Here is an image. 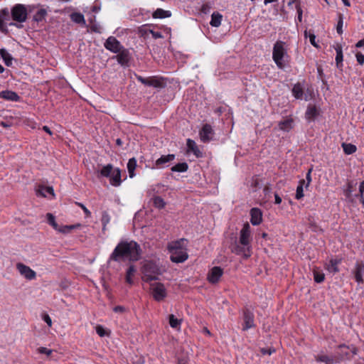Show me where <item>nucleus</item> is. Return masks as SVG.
<instances>
[{"label":"nucleus","instance_id":"f257e3e1","mask_svg":"<svg viewBox=\"0 0 364 364\" xmlns=\"http://www.w3.org/2000/svg\"><path fill=\"white\" fill-rule=\"evenodd\" d=\"M141 248L137 242L133 240H122L114 249L109 260L119 262L121 259L137 261L140 258Z\"/></svg>","mask_w":364,"mask_h":364},{"label":"nucleus","instance_id":"f03ea898","mask_svg":"<svg viewBox=\"0 0 364 364\" xmlns=\"http://www.w3.org/2000/svg\"><path fill=\"white\" fill-rule=\"evenodd\" d=\"M167 248L171 253L170 259L173 262L181 263L188 257L187 240L183 238L169 242Z\"/></svg>","mask_w":364,"mask_h":364},{"label":"nucleus","instance_id":"7ed1b4c3","mask_svg":"<svg viewBox=\"0 0 364 364\" xmlns=\"http://www.w3.org/2000/svg\"><path fill=\"white\" fill-rule=\"evenodd\" d=\"M288 58L286 43L283 41H277L273 46L272 59L277 66L283 69L285 67V60Z\"/></svg>","mask_w":364,"mask_h":364},{"label":"nucleus","instance_id":"20e7f679","mask_svg":"<svg viewBox=\"0 0 364 364\" xmlns=\"http://www.w3.org/2000/svg\"><path fill=\"white\" fill-rule=\"evenodd\" d=\"M143 279L148 282L157 280L161 274V267L159 263L153 261H146L142 267Z\"/></svg>","mask_w":364,"mask_h":364},{"label":"nucleus","instance_id":"39448f33","mask_svg":"<svg viewBox=\"0 0 364 364\" xmlns=\"http://www.w3.org/2000/svg\"><path fill=\"white\" fill-rule=\"evenodd\" d=\"M11 15L10 11L7 8H4L0 11V31L6 33L7 26H15L16 23L11 22Z\"/></svg>","mask_w":364,"mask_h":364},{"label":"nucleus","instance_id":"423d86ee","mask_svg":"<svg viewBox=\"0 0 364 364\" xmlns=\"http://www.w3.org/2000/svg\"><path fill=\"white\" fill-rule=\"evenodd\" d=\"M151 289L156 301H161L166 297V289L162 283L158 282L151 284Z\"/></svg>","mask_w":364,"mask_h":364},{"label":"nucleus","instance_id":"0eeeda50","mask_svg":"<svg viewBox=\"0 0 364 364\" xmlns=\"http://www.w3.org/2000/svg\"><path fill=\"white\" fill-rule=\"evenodd\" d=\"M136 80L141 83L149 87H162L164 85L162 79L155 76L145 78L141 75H136Z\"/></svg>","mask_w":364,"mask_h":364},{"label":"nucleus","instance_id":"6e6552de","mask_svg":"<svg viewBox=\"0 0 364 364\" xmlns=\"http://www.w3.org/2000/svg\"><path fill=\"white\" fill-rule=\"evenodd\" d=\"M251 241V228L249 223L244 224L240 232L239 242L241 245H250Z\"/></svg>","mask_w":364,"mask_h":364},{"label":"nucleus","instance_id":"1a4fd4ad","mask_svg":"<svg viewBox=\"0 0 364 364\" xmlns=\"http://www.w3.org/2000/svg\"><path fill=\"white\" fill-rule=\"evenodd\" d=\"M104 46L107 50L114 53H117L124 48L121 43L114 36H109L105 42Z\"/></svg>","mask_w":364,"mask_h":364},{"label":"nucleus","instance_id":"9d476101","mask_svg":"<svg viewBox=\"0 0 364 364\" xmlns=\"http://www.w3.org/2000/svg\"><path fill=\"white\" fill-rule=\"evenodd\" d=\"M199 136L203 142H209L214 136V131L212 127L208 124H204L199 132Z\"/></svg>","mask_w":364,"mask_h":364},{"label":"nucleus","instance_id":"9b49d317","mask_svg":"<svg viewBox=\"0 0 364 364\" xmlns=\"http://www.w3.org/2000/svg\"><path fill=\"white\" fill-rule=\"evenodd\" d=\"M117 53L118 54L116 55L115 58L118 63L120 64L122 66H129L130 60L132 58L129 51L127 49L123 48Z\"/></svg>","mask_w":364,"mask_h":364},{"label":"nucleus","instance_id":"f8f14e48","mask_svg":"<svg viewBox=\"0 0 364 364\" xmlns=\"http://www.w3.org/2000/svg\"><path fill=\"white\" fill-rule=\"evenodd\" d=\"M36 195L52 199L55 197L54 190L52 186L39 185L36 189Z\"/></svg>","mask_w":364,"mask_h":364},{"label":"nucleus","instance_id":"ddd939ff","mask_svg":"<svg viewBox=\"0 0 364 364\" xmlns=\"http://www.w3.org/2000/svg\"><path fill=\"white\" fill-rule=\"evenodd\" d=\"M243 320V331H247L248 329L253 328L255 326L254 314L250 310L247 309L244 311Z\"/></svg>","mask_w":364,"mask_h":364},{"label":"nucleus","instance_id":"4468645a","mask_svg":"<svg viewBox=\"0 0 364 364\" xmlns=\"http://www.w3.org/2000/svg\"><path fill=\"white\" fill-rule=\"evenodd\" d=\"M223 274V270L220 267H214L210 269L208 275V279L209 282L215 284L218 282Z\"/></svg>","mask_w":364,"mask_h":364},{"label":"nucleus","instance_id":"2eb2a0df","mask_svg":"<svg viewBox=\"0 0 364 364\" xmlns=\"http://www.w3.org/2000/svg\"><path fill=\"white\" fill-rule=\"evenodd\" d=\"M251 245L243 246L240 244L236 245L232 249V252L238 255H242L244 258L247 259L250 257Z\"/></svg>","mask_w":364,"mask_h":364},{"label":"nucleus","instance_id":"dca6fc26","mask_svg":"<svg viewBox=\"0 0 364 364\" xmlns=\"http://www.w3.org/2000/svg\"><path fill=\"white\" fill-rule=\"evenodd\" d=\"M304 86L302 85V84L300 82H297L294 85V87L291 90V92H292L293 96L296 100H303L304 99L306 101H307L309 99L304 95Z\"/></svg>","mask_w":364,"mask_h":364},{"label":"nucleus","instance_id":"f3484780","mask_svg":"<svg viewBox=\"0 0 364 364\" xmlns=\"http://www.w3.org/2000/svg\"><path fill=\"white\" fill-rule=\"evenodd\" d=\"M10 13L13 21L23 22V4H16L12 8Z\"/></svg>","mask_w":364,"mask_h":364},{"label":"nucleus","instance_id":"a211bd4d","mask_svg":"<svg viewBox=\"0 0 364 364\" xmlns=\"http://www.w3.org/2000/svg\"><path fill=\"white\" fill-rule=\"evenodd\" d=\"M363 272H364V264L357 262L355 264V268L353 271V273L354 274L355 279L356 282H358V284L364 283V279L363 277Z\"/></svg>","mask_w":364,"mask_h":364},{"label":"nucleus","instance_id":"6ab92c4d","mask_svg":"<svg viewBox=\"0 0 364 364\" xmlns=\"http://www.w3.org/2000/svg\"><path fill=\"white\" fill-rule=\"evenodd\" d=\"M250 222L253 225H258L262 220V213L260 209L253 208L250 210Z\"/></svg>","mask_w":364,"mask_h":364},{"label":"nucleus","instance_id":"aec40b11","mask_svg":"<svg viewBox=\"0 0 364 364\" xmlns=\"http://www.w3.org/2000/svg\"><path fill=\"white\" fill-rule=\"evenodd\" d=\"M174 154L162 155L156 161L155 166L158 168H164L167 166V164L174 160Z\"/></svg>","mask_w":364,"mask_h":364},{"label":"nucleus","instance_id":"412c9836","mask_svg":"<svg viewBox=\"0 0 364 364\" xmlns=\"http://www.w3.org/2000/svg\"><path fill=\"white\" fill-rule=\"evenodd\" d=\"M188 151L192 152L197 158H200L203 156V153L200 151L198 146L196 145L195 141L188 139L186 142Z\"/></svg>","mask_w":364,"mask_h":364},{"label":"nucleus","instance_id":"4be33fe9","mask_svg":"<svg viewBox=\"0 0 364 364\" xmlns=\"http://www.w3.org/2000/svg\"><path fill=\"white\" fill-rule=\"evenodd\" d=\"M0 98L9 101L16 102L19 100L20 97L15 92L11 90H4L0 92Z\"/></svg>","mask_w":364,"mask_h":364},{"label":"nucleus","instance_id":"5701e85b","mask_svg":"<svg viewBox=\"0 0 364 364\" xmlns=\"http://www.w3.org/2000/svg\"><path fill=\"white\" fill-rule=\"evenodd\" d=\"M136 267L134 265L131 264L129 266L125 275V281L127 283L130 285L134 284V277L136 274Z\"/></svg>","mask_w":364,"mask_h":364},{"label":"nucleus","instance_id":"b1692460","mask_svg":"<svg viewBox=\"0 0 364 364\" xmlns=\"http://www.w3.org/2000/svg\"><path fill=\"white\" fill-rule=\"evenodd\" d=\"M341 259H331L329 263L326 265V269L332 274H336L339 272L338 265L341 264Z\"/></svg>","mask_w":364,"mask_h":364},{"label":"nucleus","instance_id":"393cba45","mask_svg":"<svg viewBox=\"0 0 364 364\" xmlns=\"http://www.w3.org/2000/svg\"><path fill=\"white\" fill-rule=\"evenodd\" d=\"M110 177V183L112 186H118L121 184V171L119 168H115L113 170Z\"/></svg>","mask_w":364,"mask_h":364},{"label":"nucleus","instance_id":"a878e982","mask_svg":"<svg viewBox=\"0 0 364 364\" xmlns=\"http://www.w3.org/2000/svg\"><path fill=\"white\" fill-rule=\"evenodd\" d=\"M36 9L37 10L35 11V14L33 16V19L34 21L39 23L45 19L47 15V11L43 8H36Z\"/></svg>","mask_w":364,"mask_h":364},{"label":"nucleus","instance_id":"bb28decb","mask_svg":"<svg viewBox=\"0 0 364 364\" xmlns=\"http://www.w3.org/2000/svg\"><path fill=\"white\" fill-rule=\"evenodd\" d=\"M318 114V112L315 106H308L306 111V118L309 121H313Z\"/></svg>","mask_w":364,"mask_h":364},{"label":"nucleus","instance_id":"cd10ccee","mask_svg":"<svg viewBox=\"0 0 364 364\" xmlns=\"http://www.w3.org/2000/svg\"><path fill=\"white\" fill-rule=\"evenodd\" d=\"M294 121L291 118L286 119L279 123V127L284 132L290 131L293 127Z\"/></svg>","mask_w":364,"mask_h":364},{"label":"nucleus","instance_id":"c85d7f7f","mask_svg":"<svg viewBox=\"0 0 364 364\" xmlns=\"http://www.w3.org/2000/svg\"><path fill=\"white\" fill-rule=\"evenodd\" d=\"M341 352L338 353V356L336 361H340L343 360V358H349V353L347 350L350 348V346H348L345 344L339 345L338 347Z\"/></svg>","mask_w":364,"mask_h":364},{"label":"nucleus","instance_id":"c756f323","mask_svg":"<svg viewBox=\"0 0 364 364\" xmlns=\"http://www.w3.org/2000/svg\"><path fill=\"white\" fill-rule=\"evenodd\" d=\"M171 16V12L170 11H166L162 9H157L152 14L154 18H164L170 17Z\"/></svg>","mask_w":364,"mask_h":364},{"label":"nucleus","instance_id":"7c9ffc66","mask_svg":"<svg viewBox=\"0 0 364 364\" xmlns=\"http://www.w3.org/2000/svg\"><path fill=\"white\" fill-rule=\"evenodd\" d=\"M223 16L218 12H214L211 16L210 24L213 27H218L221 24Z\"/></svg>","mask_w":364,"mask_h":364},{"label":"nucleus","instance_id":"2f4dec72","mask_svg":"<svg viewBox=\"0 0 364 364\" xmlns=\"http://www.w3.org/2000/svg\"><path fill=\"white\" fill-rule=\"evenodd\" d=\"M304 183H305L304 179H301L299 182V185L296 188V196H295V198L297 200L301 199L304 196V188H305Z\"/></svg>","mask_w":364,"mask_h":364},{"label":"nucleus","instance_id":"473e14b6","mask_svg":"<svg viewBox=\"0 0 364 364\" xmlns=\"http://www.w3.org/2000/svg\"><path fill=\"white\" fill-rule=\"evenodd\" d=\"M70 18L71 20L78 24L85 25V20L84 18V16L77 12H75L70 14Z\"/></svg>","mask_w":364,"mask_h":364},{"label":"nucleus","instance_id":"72a5a7b5","mask_svg":"<svg viewBox=\"0 0 364 364\" xmlns=\"http://www.w3.org/2000/svg\"><path fill=\"white\" fill-rule=\"evenodd\" d=\"M136 167V160L135 158H132L129 160L127 163V169L129 172V175L130 178H133L134 176V170Z\"/></svg>","mask_w":364,"mask_h":364},{"label":"nucleus","instance_id":"f704fd0d","mask_svg":"<svg viewBox=\"0 0 364 364\" xmlns=\"http://www.w3.org/2000/svg\"><path fill=\"white\" fill-rule=\"evenodd\" d=\"M336 55V65L338 68L340 65L342 64L343 62V51H342V47L341 45H337L335 48Z\"/></svg>","mask_w":364,"mask_h":364},{"label":"nucleus","instance_id":"c9c22d12","mask_svg":"<svg viewBox=\"0 0 364 364\" xmlns=\"http://www.w3.org/2000/svg\"><path fill=\"white\" fill-rule=\"evenodd\" d=\"M188 166L187 163H178L171 168V171L173 172H185L188 170Z\"/></svg>","mask_w":364,"mask_h":364},{"label":"nucleus","instance_id":"e433bc0d","mask_svg":"<svg viewBox=\"0 0 364 364\" xmlns=\"http://www.w3.org/2000/svg\"><path fill=\"white\" fill-rule=\"evenodd\" d=\"M314 281L316 283H321L324 281L325 275L318 269H314L313 270Z\"/></svg>","mask_w":364,"mask_h":364},{"label":"nucleus","instance_id":"4c0bfd02","mask_svg":"<svg viewBox=\"0 0 364 364\" xmlns=\"http://www.w3.org/2000/svg\"><path fill=\"white\" fill-rule=\"evenodd\" d=\"M36 277V273L29 267L24 265V277L28 280L34 279Z\"/></svg>","mask_w":364,"mask_h":364},{"label":"nucleus","instance_id":"58836bf2","mask_svg":"<svg viewBox=\"0 0 364 364\" xmlns=\"http://www.w3.org/2000/svg\"><path fill=\"white\" fill-rule=\"evenodd\" d=\"M111 218L107 211H103L102 213L101 223L102 224V231L106 230L107 224L110 222Z\"/></svg>","mask_w":364,"mask_h":364},{"label":"nucleus","instance_id":"ea45409f","mask_svg":"<svg viewBox=\"0 0 364 364\" xmlns=\"http://www.w3.org/2000/svg\"><path fill=\"white\" fill-rule=\"evenodd\" d=\"M169 324L173 328H179L181 326V321L176 318L173 314L168 316Z\"/></svg>","mask_w":364,"mask_h":364},{"label":"nucleus","instance_id":"a19ab883","mask_svg":"<svg viewBox=\"0 0 364 364\" xmlns=\"http://www.w3.org/2000/svg\"><path fill=\"white\" fill-rule=\"evenodd\" d=\"M80 226V224L71 225H63V226L60 227L58 232L63 233V234H68L73 230H74Z\"/></svg>","mask_w":364,"mask_h":364},{"label":"nucleus","instance_id":"79ce46f5","mask_svg":"<svg viewBox=\"0 0 364 364\" xmlns=\"http://www.w3.org/2000/svg\"><path fill=\"white\" fill-rule=\"evenodd\" d=\"M114 168L112 165L107 164L102 167V168L100 170V174L101 176L104 177H109L113 171Z\"/></svg>","mask_w":364,"mask_h":364},{"label":"nucleus","instance_id":"37998d69","mask_svg":"<svg viewBox=\"0 0 364 364\" xmlns=\"http://www.w3.org/2000/svg\"><path fill=\"white\" fill-rule=\"evenodd\" d=\"M343 151L346 154H352L356 151V146L351 144H342Z\"/></svg>","mask_w":364,"mask_h":364},{"label":"nucleus","instance_id":"c03bdc74","mask_svg":"<svg viewBox=\"0 0 364 364\" xmlns=\"http://www.w3.org/2000/svg\"><path fill=\"white\" fill-rule=\"evenodd\" d=\"M153 203L155 207L158 208H164L166 203L164 200V199L160 196H155L153 198Z\"/></svg>","mask_w":364,"mask_h":364},{"label":"nucleus","instance_id":"a18cd8bd","mask_svg":"<svg viewBox=\"0 0 364 364\" xmlns=\"http://www.w3.org/2000/svg\"><path fill=\"white\" fill-rule=\"evenodd\" d=\"M343 15L342 14H338V19L336 26L337 33L340 35L343 33Z\"/></svg>","mask_w":364,"mask_h":364},{"label":"nucleus","instance_id":"49530a36","mask_svg":"<svg viewBox=\"0 0 364 364\" xmlns=\"http://www.w3.org/2000/svg\"><path fill=\"white\" fill-rule=\"evenodd\" d=\"M315 358L316 361L323 363L331 362L333 360L332 358L325 355H316Z\"/></svg>","mask_w":364,"mask_h":364},{"label":"nucleus","instance_id":"de8ad7c7","mask_svg":"<svg viewBox=\"0 0 364 364\" xmlns=\"http://www.w3.org/2000/svg\"><path fill=\"white\" fill-rule=\"evenodd\" d=\"M37 351L41 354H45L47 357H49L53 353V350L46 347H40L37 349Z\"/></svg>","mask_w":364,"mask_h":364},{"label":"nucleus","instance_id":"09e8293b","mask_svg":"<svg viewBox=\"0 0 364 364\" xmlns=\"http://www.w3.org/2000/svg\"><path fill=\"white\" fill-rule=\"evenodd\" d=\"M311 171L312 169L310 168L308 172L306 173V179L305 180V188L307 189L308 187L309 186L311 182Z\"/></svg>","mask_w":364,"mask_h":364},{"label":"nucleus","instance_id":"8fccbe9b","mask_svg":"<svg viewBox=\"0 0 364 364\" xmlns=\"http://www.w3.org/2000/svg\"><path fill=\"white\" fill-rule=\"evenodd\" d=\"M211 5L209 3H204L202 4L200 11L202 13L207 14L210 11Z\"/></svg>","mask_w":364,"mask_h":364},{"label":"nucleus","instance_id":"3c124183","mask_svg":"<svg viewBox=\"0 0 364 364\" xmlns=\"http://www.w3.org/2000/svg\"><path fill=\"white\" fill-rule=\"evenodd\" d=\"M96 333L100 336L103 337L106 335V331L102 326L98 325L96 326Z\"/></svg>","mask_w":364,"mask_h":364},{"label":"nucleus","instance_id":"603ef678","mask_svg":"<svg viewBox=\"0 0 364 364\" xmlns=\"http://www.w3.org/2000/svg\"><path fill=\"white\" fill-rule=\"evenodd\" d=\"M296 11H297V20L299 22H301L302 21V14H303V11H302V9H301V8L300 6V4L299 3L296 4Z\"/></svg>","mask_w":364,"mask_h":364},{"label":"nucleus","instance_id":"864d4df0","mask_svg":"<svg viewBox=\"0 0 364 364\" xmlns=\"http://www.w3.org/2000/svg\"><path fill=\"white\" fill-rule=\"evenodd\" d=\"M356 56V60H357V62L358 63L359 65H363L364 64V54L358 52L356 53L355 55Z\"/></svg>","mask_w":364,"mask_h":364},{"label":"nucleus","instance_id":"5fc2aeb1","mask_svg":"<svg viewBox=\"0 0 364 364\" xmlns=\"http://www.w3.org/2000/svg\"><path fill=\"white\" fill-rule=\"evenodd\" d=\"M149 32L151 34L152 37L154 39L162 38H163V35H162V33L161 32L154 31L151 30V29L149 30Z\"/></svg>","mask_w":364,"mask_h":364},{"label":"nucleus","instance_id":"6e6d98bb","mask_svg":"<svg viewBox=\"0 0 364 364\" xmlns=\"http://www.w3.org/2000/svg\"><path fill=\"white\" fill-rule=\"evenodd\" d=\"M47 223L50 225L55 221V217L52 213L46 214Z\"/></svg>","mask_w":364,"mask_h":364},{"label":"nucleus","instance_id":"4d7b16f0","mask_svg":"<svg viewBox=\"0 0 364 364\" xmlns=\"http://www.w3.org/2000/svg\"><path fill=\"white\" fill-rule=\"evenodd\" d=\"M275 351L274 348H262L261 353L263 355H272Z\"/></svg>","mask_w":364,"mask_h":364},{"label":"nucleus","instance_id":"13d9d810","mask_svg":"<svg viewBox=\"0 0 364 364\" xmlns=\"http://www.w3.org/2000/svg\"><path fill=\"white\" fill-rule=\"evenodd\" d=\"M0 53H1L3 59L5 60V63L6 64V65H9V63L6 62V58H8L9 56L7 51L5 49H1Z\"/></svg>","mask_w":364,"mask_h":364},{"label":"nucleus","instance_id":"bf43d9fd","mask_svg":"<svg viewBox=\"0 0 364 364\" xmlns=\"http://www.w3.org/2000/svg\"><path fill=\"white\" fill-rule=\"evenodd\" d=\"M309 41H310L311 44L313 46L317 48L318 45L316 43V36L314 33H309Z\"/></svg>","mask_w":364,"mask_h":364},{"label":"nucleus","instance_id":"052dcab7","mask_svg":"<svg viewBox=\"0 0 364 364\" xmlns=\"http://www.w3.org/2000/svg\"><path fill=\"white\" fill-rule=\"evenodd\" d=\"M43 320L48 324V326H52V320L48 314H43Z\"/></svg>","mask_w":364,"mask_h":364},{"label":"nucleus","instance_id":"680f3d73","mask_svg":"<svg viewBox=\"0 0 364 364\" xmlns=\"http://www.w3.org/2000/svg\"><path fill=\"white\" fill-rule=\"evenodd\" d=\"M353 192V183L349 182L348 183V187L346 191V195L347 197H350L351 193Z\"/></svg>","mask_w":364,"mask_h":364},{"label":"nucleus","instance_id":"e2e57ef3","mask_svg":"<svg viewBox=\"0 0 364 364\" xmlns=\"http://www.w3.org/2000/svg\"><path fill=\"white\" fill-rule=\"evenodd\" d=\"M113 311L116 313H122L125 311V308L122 306H117L113 309Z\"/></svg>","mask_w":364,"mask_h":364},{"label":"nucleus","instance_id":"0e129e2a","mask_svg":"<svg viewBox=\"0 0 364 364\" xmlns=\"http://www.w3.org/2000/svg\"><path fill=\"white\" fill-rule=\"evenodd\" d=\"M364 193V181H363L359 186V194L356 195V196H362Z\"/></svg>","mask_w":364,"mask_h":364},{"label":"nucleus","instance_id":"69168bd1","mask_svg":"<svg viewBox=\"0 0 364 364\" xmlns=\"http://www.w3.org/2000/svg\"><path fill=\"white\" fill-rule=\"evenodd\" d=\"M25 126H28V127H30L31 129H34L36 127V123L30 122L28 121L27 122H26V121L24 120V127Z\"/></svg>","mask_w":364,"mask_h":364},{"label":"nucleus","instance_id":"338daca9","mask_svg":"<svg viewBox=\"0 0 364 364\" xmlns=\"http://www.w3.org/2000/svg\"><path fill=\"white\" fill-rule=\"evenodd\" d=\"M16 267H17V269L19 272V273L23 275V263H21V262H18L17 264H16Z\"/></svg>","mask_w":364,"mask_h":364},{"label":"nucleus","instance_id":"774afa93","mask_svg":"<svg viewBox=\"0 0 364 364\" xmlns=\"http://www.w3.org/2000/svg\"><path fill=\"white\" fill-rule=\"evenodd\" d=\"M355 46L357 48H361V47L364 46V38L358 41L357 43L355 44Z\"/></svg>","mask_w":364,"mask_h":364}]
</instances>
